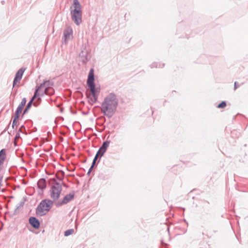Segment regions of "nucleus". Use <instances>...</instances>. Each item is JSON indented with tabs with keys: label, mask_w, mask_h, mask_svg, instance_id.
I'll return each mask as SVG.
<instances>
[{
	"label": "nucleus",
	"mask_w": 248,
	"mask_h": 248,
	"mask_svg": "<svg viewBox=\"0 0 248 248\" xmlns=\"http://www.w3.org/2000/svg\"><path fill=\"white\" fill-rule=\"evenodd\" d=\"M73 38V30L72 28L68 27L63 31V42L67 44V42Z\"/></svg>",
	"instance_id": "obj_7"
},
{
	"label": "nucleus",
	"mask_w": 248,
	"mask_h": 248,
	"mask_svg": "<svg viewBox=\"0 0 248 248\" xmlns=\"http://www.w3.org/2000/svg\"><path fill=\"white\" fill-rule=\"evenodd\" d=\"M40 95L39 93H38V90H35V92L34 93V94L33 96L32 97L31 99L29 101V102L28 103L25 110H24L23 113L25 114L27 112L28 109L30 108L31 107L32 102L33 100L37 97H38Z\"/></svg>",
	"instance_id": "obj_11"
},
{
	"label": "nucleus",
	"mask_w": 248,
	"mask_h": 248,
	"mask_svg": "<svg viewBox=\"0 0 248 248\" xmlns=\"http://www.w3.org/2000/svg\"><path fill=\"white\" fill-rule=\"evenodd\" d=\"M97 158H98V157H97V156H95V157L93 160V163H92V165H93V166L94 165Z\"/></svg>",
	"instance_id": "obj_24"
},
{
	"label": "nucleus",
	"mask_w": 248,
	"mask_h": 248,
	"mask_svg": "<svg viewBox=\"0 0 248 248\" xmlns=\"http://www.w3.org/2000/svg\"><path fill=\"white\" fill-rule=\"evenodd\" d=\"M93 166H93V165H92L91 167L90 168V169H89V170H88V173H87V174H88V175H89V174H90V173L91 172V171H92V170H93Z\"/></svg>",
	"instance_id": "obj_21"
},
{
	"label": "nucleus",
	"mask_w": 248,
	"mask_h": 248,
	"mask_svg": "<svg viewBox=\"0 0 248 248\" xmlns=\"http://www.w3.org/2000/svg\"><path fill=\"white\" fill-rule=\"evenodd\" d=\"M80 60L83 63H86L88 61V51L86 49L85 46H83L81 48V52L79 54Z\"/></svg>",
	"instance_id": "obj_8"
},
{
	"label": "nucleus",
	"mask_w": 248,
	"mask_h": 248,
	"mask_svg": "<svg viewBox=\"0 0 248 248\" xmlns=\"http://www.w3.org/2000/svg\"><path fill=\"white\" fill-rule=\"evenodd\" d=\"M100 154H101V152H99V150H98L95 155V156H97V157H98L99 156L100 157Z\"/></svg>",
	"instance_id": "obj_26"
},
{
	"label": "nucleus",
	"mask_w": 248,
	"mask_h": 248,
	"mask_svg": "<svg viewBox=\"0 0 248 248\" xmlns=\"http://www.w3.org/2000/svg\"><path fill=\"white\" fill-rule=\"evenodd\" d=\"M26 103V99L25 98H23L22 99V101L17 108V109L16 111L15 115L19 116V114L21 113L22 111V109L24 106L25 105Z\"/></svg>",
	"instance_id": "obj_12"
},
{
	"label": "nucleus",
	"mask_w": 248,
	"mask_h": 248,
	"mask_svg": "<svg viewBox=\"0 0 248 248\" xmlns=\"http://www.w3.org/2000/svg\"><path fill=\"white\" fill-rule=\"evenodd\" d=\"M239 86V85L237 83V82H235L234 85V90H235Z\"/></svg>",
	"instance_id": "obj_22"
},
{
	"label": "nucleus",
	"mask_w": 248,
	"mask_h": 248,
	"mask_svg": "<svg viewBox=\"0 0 248 248\" xmlns=\"http://www.w3.org/2000/svg\"><path fill=\"white\" fill-rule=\"evenodd\" d=\"M53 85V83L49 80L45 81L44 83H41L39 86H38L36 90H38V93L41 91V89L43 87L46 88H51V86Z\"/></svg>",
	"instance_id": "obj_14"
},
{
	"label": "nucleus",
	"mask_w": 248,
	"mask_h": 248,
	"mask_svg": "<svg viewBox=\"0 0 248 248\" xmlns=\"http://www.w3.org/2000/svg\"><path fill=\"white\" fill-rule=\"evenodd\" d=\"M75 196L74 193H70L64 196L62 199L58 201L56 203L57 206H61L66 204L70 201H72Z\"/></svg>",
	"instance_id": "obj_6"
},
{
	"label": "nucleus",
	"mask_w": 248,
	"mask_h": 248,
	"mask_svg": "<svg viewBox=\"0 0 248 248\" xmlns=\"http://www.w3.org/2000/svg\"><path fill=\"white\" fill-rule=\"evenodd\" d=\"M62 191V186L58 183H56L53 185L50 190V195L53 201H57L60 197Z\"/></svg>",
	"instance_id": "obj_5"
},
{
	"label": "nucleus",
	"mask_w": 248,
	"mask_h": 248,
	"mask_svg": "<svg viewBox=\"0 0 248 248\" xmlns=\"http://www.w3.org/2000/svg\"><path fill=\"white\" fill-rule=\"evenodd\" d=\"M164 64H163L161 66V65L160 64L159 65H158V64L156 62H154L151 64V68H153V67L162 68L164 66Z\"/></svg>",
	"instance_id": "obj_18"
},
{
	"label": "nucleus",
	"mask_w": 248,
	"mask_h": 248,
	"mask_svg": "<svg viewBox=\"0 0 248 248\" xmlns=\"http://www.w3.org/2000/svg\"><path fill=\"white\" fill-rule=\"evenodd\" d=\"M74 230L73 229H69L65 231L64 236H68L74 233Z\"/></svg>",
	"instance_id": "obj_17"
},
{
	"label": "nucleus",
	"mask_w": 248,
	"mask_h": 248,
	"mask_svg": "<svg viewBox=\"0 0 248 248\" xmlns=\"http://www.w3.org/2000/svg\"><path fill=\"white\" fill-rule=\"evenodd\" d=\"M226 104L225 101L222 102L221 103L218 105L217 108H224L226 107Z\"/></svg>",
	"instance_id": "obj_20"
},
{
	"label": "nucleus",
	"mask_w": 248,
	"mask_h": 248,
	"mask_svg": "<svg viewBox=\"0 0 248 248\" xmlns=\"http://www.w3.org/2000/svg\"><path fill=\"white\" fill-rule=\"evenodd\" d=\"M118 104V100L115 94L110 93L104 99L102 103L101 110L104 115L108 118L115 113Z\"/></svg>",
	"instance_id": "obj_1"
},
{
	"label": "nucleus",
	"mask_w": 248,
	"mask_h": 248,
	"mask_svg": "<svg viewBox=\"0 0 248 248\" xmlns=\"http://www.w3.org/2000/svg\"><path fill=\"white\" fill-rule=\"evenodd\" d=\"M19 116L15 115V117L13 120V124H12V126H13V128H14L15 125H16V124L17 120L19 118Z\"/></svg>",
	"instance_id": "obj_19"
},
{
	"label": "nucleus",
	"mask_w": 248,
	"mask_h": 248,
	"mask_svg": "<svg viewBox=\"0 0 248 248\" xmlns=\"http://www.w3.org/2000/svg\"><path fill=\"white\" fill-rule=\"evenodd\" d=\"M24 71L25 69H23V68H20L17 71L16 74V76L13 81V87L16 86L17 83L20 82V81L22 78Z\"/></svg>",
	"instance_id": "obj_9"
},
{
	"label": "nucleus",
	"mask_w": 248,
	"mask_h": 248,
	"mask_svg": "<svg viewBox=\"0 0 248 248\" xmlns=\"http://www.w3.org/2000/svg\"><path fill=\"white\" fill-rule=\"evenodd\" d=\"M94 80L93 69L92 68L90 69L88 75L87 84L91 93V94L88 97L90 100L89 101L92 104L97 101L98 94L100 92V89L95 87Z\"/></svg>",
	"instance_id": "obj_2"
},
{
	"label": "nucleus",
	"mask_w": 248,
	"mask_h": 248,
	"mask_svg": "<svg viewBox=\"0 0 248 248\" xmlns=\"http://www.w3.org/2000/svg\"><path fill=\"white\" fill-rule=\"evenodd\" d=\"M54 90L52 88H46L45 89L44 92H43L41 93V95H44V94L51 95L54 94Z\"/></svg>",
	"instance_id": "obj_16"
},
{
	"label": "nucleus",
	"mask_w": 248,
	"mask_h": 248,
	"mask_svg": "<svg viewBox=\"0 0 248 248\" xmlns=\"http://www.w3.org/2000/svg\"><path fill=\"white\" fill-rule=\"evenodd\" d=\"M97 158H98V157H97V156H95V157L93 160V163H92V165H93V166L94 165Z\"/></svg>",
	"instance_id": "obj_25"
},
{
	"label": "nucleus",
	"mask_w": 248,
	"mask_h": 248,
	"mask_svg": "<svg viewBox=\"0 0 248 248\" xmlns=\"http://www.w3.org/2000/svg\"><path fill=\"white\" fill-rule=\"evenodd\" d=\"M53 206V202L49 199L42 200L36 209V214L39 216H43L50 210Z\"/></svg>",
	"instance_id": "obj_4"
},
{
	"label": "nucleus",
	"mask_w": 248,
	"mask_h": 248,
	"mask_svg": "<svg viewBox=\"0 0 248 248\" xmlns=\"http://www.w3.org/2000/svg\"><path fill=\"white\" fill-rule=\"evenodd\" d=\"M29 222L35 229H38L40 227V222L35 217H31L29 219Z\"/></svg>",
	"instance_id": "obj_13"
},
{
	"label": "nucleus",
	"mask_w": 248,
	"mask_h": 248,
	"mask_svg": "<svg viewBox=\"0 0 248 248\" xmlns=\"http://www.w3.org/2000/svg\"><path fill=\"white\" fill-rule=\"evenodd\" d=\"M97 158H98V157H97V156H95V157L93 160V163H92V165H93V166L94 165Z\"/></svg>",
	"instance_id": "obj_23"
},
{
	"label": "nucleus",
	"mask_w": 248,
	"mask_h": 248,
	"mask_svg": "<svg viewBox=\"0 0 248 248\" xmlns=\"http://www.w3.org/2000/svg\"><path fill=\"white\" fill-rule=\"evenodd\" d=\"M70 14L71 18L74 22L79 25L82 22V10L81 5L78 0H74L73 4L70 7Z\"/></svg>",
	"instance_id": "obj_3"
},
{
	"label": "nucleus",
	"mask_w": 248,
	"mask_h": 248,
	"mask_svg": "<svg viewBox=\"0 0 248 248\" xmlns=\"http://www.w3.org/2000/svg\"><path fill=\"white\" fill-rule=\"evenodd\" d=\"M109 143L110 141L108 140L103 142V144L99 149V152H101L100 157L102 156L106 152Z\"/></svg>",
	"instance_id": "obj_10"
},
{
	"label": "nucleus",
	"mask_w": 248,
	"mask_h": 248,
	"mask_svg": "<svg viewBox=\"0 0 248 248\" xmlns=\"http://www.w3.org/2000/svg\"><path fill=\"white\" fill-rule=\"evenodd\" d=\"M37 186L39 189H44L46 187V182L45 179H40L37 183Z\"/></svg>",
	"instance_id": "obj_15"
}]
</instances>
